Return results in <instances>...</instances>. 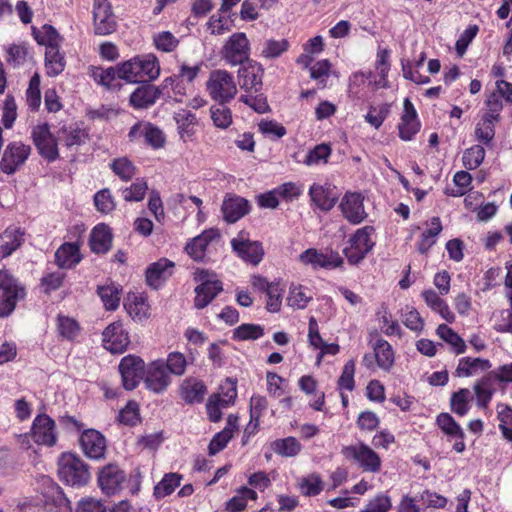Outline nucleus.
<instances>
[{"label":"nucleus","instance_id":"32","mask_svg":"<svg viewBox=\"0 0 512 512\" xmlns=\"http://www.w3.org/2000/svg\"><path fill=\"white\" fill-rule=\"evenodd\" d=\"M22 236L17 229H6L0 235V257L10 256L22 244Z\"/></svg>","mask_w":512,"mask_h":512},{"label":"nucleus","instance_id":"21","mask_svg":"<svg viewBox=\"0 0 512 512\" xmlns=\"http://www.w3.org/2000/svg\"><path fill=\"white\" fill-rule=\"evenodd\" d=\"M249 201L238 195L227 194L222 203L221 211L227 223H235L250 212Z\"/></svg>","mask_w":512,"mask_h":512},{"label":"nucleus","instance_id":"30","mask_svg":"<svg viewBox=\"0 0 512 512\" xmlns=\"http://www.w3.org/2000/svg\"><path fill=\"white\" fill-rule=\"evenodd\" d=\"M80 261L79 246L75 243H64L55 253V262L60 268H72Z\"/></svg>","mask_w":512,"mask_h":512},{"label":"nucleus","instance_id":"62","mask_svg":"<svg viewBox=\"0 0 512 512\" xmlns=\"http://www.w3.org/2000/svg\"><path fill=\"white\" fill-rule=\"evenodd\" d=\"M232 438V429L224 428L221 432L214 435L208 446L209 455H216L223 450Z\"/></svg>","mask_w":512,"mask_h":512},{"label":"nucleus","instance_id":"12","mask_svg":"<svg viewBox=\"0 0 512 512\" xmlns=\"http://www.w3.org/2000/svg\"><path fill=\"white\" fill-rule=\"evenodd\" d=\"M31 147L21 142H12L5 148L1 161L0 169L3 173L14 174L27 160L30 155Z\"/></svg>","mask_w":512,"mask_h":512},{"label":"nucleus","instance_id":"59","mask_svg":"<svg viewBox=\"0 0 512 512\" xmlns=\"http://www.w3.org/2000/svg\"><path fill=\"white\" fill-rule=\"evenodd\" d=\"M44 512H72V508L69 500L61 492H57L46 500Z\"/></svg>","mask_w":512,"mask_h":512},{"label":"nucleus","instance_id":"11","mask_svg":"<svg viewBox=\"0 0 512 512\" xmlns=\"http://www.w3.org/2000/svg\"><path fill=\"white\" fill-rule=\"evenodd\" d=\"M208 276V271L201 270L195 277L197 281L202 282L195 288L194 306L197 309H203L208 306L223 290L221 281L211 280Z\"/></svg>","mask_w":512,"mask_h":512},{"label":"nucleus","instance_id":"37","mask_svg":"<svg viewBox=\"0 0 512 512\" xmlns=\"http://www.w3.org/2000/svg\"><path fill=\"white\" fill-rule=\"evenodd\" d=\"M374 351L377 365L384 370H389L394 364L391 345L386 340L379 339L374 346Z\"/></svg>","mask_w":512,"mask_h":512},{"label":"nucleus","instance_id":"56","mask_svg":"<svg viewBox=\"0 0 512 512\" xmlns=\"http://www.w3.org/2000/svg\"><path fill=\"white\" fill-rule=\"evenodd\" d=\"M311 299L312 296L307 295L302 286H291L287 303L295 309H304Z\"/></svg>","mask_w":512,"mask_h":512},{"label":"nucleus","instance_id":"9","mask_svg":"<svg viewBox=\"0 0 512 512\" xmlns=\"http://www.w3.org/2000/svg\"><path fill=\"white\" fill-rule=\"evenodd\" d=\"M93 23L97 35L105 36L116 31V17L109 0H94Z\"/></svg>","mask_w":512,"mask_h":512},{"label":"nucleus","instance_id":"16","mask_svg":"<svg viewBox=\"0 0 512 512\" xmlns=\"http://www.w3.org/2000/svg\"><path fill=\"white\" fill-rule=\"evenodd\" d=\"M125 480V472L116 464H107L98 473L99 487L106 495L118 493Z\"/></svg>","mask_w":512,"mask_h":512},{"label":"nucleus","instance_id":"25","mask_svg":"<svg viewBox=\"0 0 512 512\" xmlns=\"http://www.w3.org/2000/svg\"><path fill=\"white\" fill-rule=\"evenodd\" d=\"M309 194L312 202L322 211H330L338 200L335 187L328 184H313L310 187Z\"/></svg>","mask_w":512,"mask_h":512},{"label":"nucleus","instance_id":"51","mask_svg":"<svg viewBox=\"0 0 512 512\" xmlns=\"http://www.w3.org/2000/svg\"><path fill=\"white\" fill-rule=\"evenodd\" d=\"M26 101L32 110H37L41 104L40 76L35 73L29 81L26 91Z\"/></svg>","mask_w":512,"mask_h":512},{"label":"nucleus","instance_id":"53","mask_svg":"<svg viewBox=\"0 0 512 512\" xmlns=\"http://www.w3.org/2000/svg\"><path fill=\"white\" fill-rule=\"evenodd\" d=\"M43 32H36L33 30L36 41L40 45H45L46 48H50L51 46H59L60 35L57 30L48 24H45L43 27Z\"/></svg>","mask_w":512,"mask_h":512},{"label":"nucleus","instance_id":"7","mask_svg":"<svg viewBox=\"0 0 512 512\" xmlns=\"http://www.w3.org/2000/svg\"><path fill=\"white\" fill-rule=\"evenodd\" d=\"M32 139L39 154L49 162L55 161L59 157L57 135L54 136L48 124L38 125L32 130Z\"/></svg>","mask_w":512,"mask_h":512},{"label":"nucleus","instance_id":"40","mask_svg":"<svg viewBox=\"0 0 512 512\" xmlns=\"http://www.w3.org/2000/svg\"><path fill=\"white\" fill-rule=\"evenodd\" d=\"M437 335L446 343L451 345L456 354L464 353L466 344L464 340L446 324H440L436 330Z\"/></svg>","mask_w":512,"mask_h":512},{"label":"nucleus","instance_id":"6","mask_svg":"<svg viewBox=\"0 0 512 512\" xmlns=\"http://www.w3.org/2000/svg\"><path fill=\"white\" fill-rule=\"evenodd\" d=\"M207 90L213 100L225 104L237 94V87L231 73L218 69L210 73L207 81Z\"/></svg>","mask_w":512,"mask_h":512},{"label":"nucleus","instance_id":"10","mask_svg":"<svg viewBox=\"0 0 512 512\" xmlns=\"http://www.w3.org/2000/svg\"><path fill=\"white\" fill-rule=\"evenodd\" d=\"M119 372L123 387L126 390H133L138 386L140 380L144 379V361L138 356L127 355L120 361Z\"/></svg>","mask_w":512,"mask_h":512},{"label":"nucleus","instance_id":"19","mask_svg":"<svg viewBox=\"0 0 512 512\" xmlns=\"http://www.w3.org/2000/svg\"><path fill=\"white\" fill-rule=\"evenodd\" d=\"M102 335L104 347L112 353H123L130 343L128 332L119 321L108 325Z\"/></svg>","mask_w":512,"mask_h":512},{"label":"nucleus","instance_id":"28","mask_svg":"<svg viewBox=\"0 0 512 512\" xmlns=\"http://www.w3.org/2000/svg\"><path fill=\"white\" fill-rule=\"evenodd\" d=\"M220 237L218 230L209 229L205 230L201 235L192 239L191 242L187 243L185 250L191 258L195 261H203L205 258V252L214 239Z\"/></svg>","mask_w":512,"mask_h":512},{"label":"nucleus","instance_id":"36","mask_svg":"<svg viewBox=\"0 0 512 512\" xmlns=\"http://www.w3.org/2000/svg\"><path fill=\"white\" fill-rule=\"evenodd\" d=\"M92 76L95 81L108 89L121 88V84L117 81L118 79H121L118 73V66L109 67L107 69L97 67L93 70Z\"/></svg>","mask_w":512,"mask_h":512},{"label":"nucleus","instance_id":"20","mask_svg":"<svg viewBox=\"0 0 512 512\" xmlns=\"http://www.w3.org/2000/svg\"><path fill=\"white\" fill-rule=\"evenodd\" d=\"M54 430V420L46 414H40L33 421L31 437L39 445L53 446L56 443Z\"/></svg>","mask_w":512,"mask_h":512},{"label":"nucleus","instance_id":"63","mask_svg":"<svg viewBox=\"0 0 512 512\" xmlns=\"http://www.w3.org/2000/svg\"><path fill=\"white\" fill-rule=\"evenodd\" d=\"M148 189L147 183L144 179H136V181L129 187L123 190V197L126 201H141Z\"/></svg>","mask_w":512,"mask_h":512},{"label":"nucleus","instance_id":"49","mask_svg":"<svg viewBox=\"0 0 512 512\" xmlns=\"http://www.w3.org/2000/svg\"><path fill=\"white\" fill-rule=\"evenodd\" d=\"M437 425L447 435L464 438V432L460 425L448 413H441L437 416Z\"/></svg>","mask_w":512,"mask_h":512},{"label":"nucleus","instance_id":"1","mask_svg":"<svg viewBox=\"0 0 512 512\" xmlns=\"http://www.w3.org/2000/svg\"><path fill=\"white\" fill-rule=\"evenodd\" d=\"M119 77L129 83L151 82L160 74V66L154 55L135 57L118 65Z\"/></svg>","mask_w":512,"mask_h":512},{"label":"nucleus","instance_id":"57","mask_svg":"<svg viewBox=\"0 0 512 512\" xmlns=\"http://www.w3.org/2000/svg\"><path fill=\"white\" fill-rule=\"evenodd\" d=\"M155 47L163 52H172L179 44V40L169 31H163L153 36Z\"/></svg>","mask_w":512,"mask_h":512},{"label":"nucleus","instance_id":"33","mask_svg":"<svg viewBox=\"0 0 512 512\" xmlns=\"http://www.w3.org/2000/svg\"><path fill=\"white\" fill-rule=\"evenodd\" d=\"M66 62L64 55L60 53L59 46H51L45 51V67L47 75L54 77L63 72Z\"/></svg>","mask_w":512,"mask_h":512},{"label":"nucleus","instance_id":"22","mask_svg":"<svg viewBox=\"0 0 512 512\" xmlns=\"http://www.w3.org/2000/svg\"><path fill=\"white\" fill-rule=\"evenodd\" d=\"M340 209L351 224H359L367 217L360 193H346L340 203Z\"/></svg>","mask_w":512,"mask_h":512},{"label":"nucleus","instance_id":"26","mask_svg":"<svg viewBox=\"0 0 512 512\" xmlns=\"http://www.w3.org/2000/svg\"><path fill=\"white\" fill-rule=\"evenodd\" d=\"M57 139L66 148L71 149L74 146L86 144L89 141V133L77 124H69L57 131Z\"/></svg>","mask_w":512,"mask_h":512},{"label":"nucleus","instance_id":"4","mask_svg":"<svg viewBox=\"0 0 512 512\" xmlns=\"http://www.w3.org/2000/svg\"><path fill=\"white\" fill-rule=\"evenodd\" d=\"M250 42L243 32L232 34L220 50L221 60L235 67L250 61Z\"/></svg>","mask_w":512,"mask_h":512},{"label":"nucleus","instance_id":"15","mask_svg":"<svg viewBox=\"0 0 512 512\" xmlns=\"http://www.w3.org/2000/svg\"><path fill=\"white\" fill-rule=\"evenodd\" d=\"M81 449L84 455L93 460H100L105 457L107 442L102 433L95 429H87L82 432L79 438Z\"/></svg>","mask_w":512,"mask_h":512},{"label":"nucleus","instance_id":"35","mask_svg":"<svg viewBox=\"0 0 512 512\" xmlns=\"http://www.w3.org/2000/svg\"><path fill=\"white\" fill-rule=\"evenodd\" d=\"M271 449L282 457H295L300 453L302 446L295 437L290 436L273 441Z\"/></svg>","mask_w":512,"mask_h":512},{"label":"nucleus","instance_id":"29","mask_svg":"<svg viewBox=\"0 0 512 512\" xmlns=\"http://www.w3.org/2000/svg\"><path fill=\"white\" fill-rule=\"evenodd\" d=\"M112 233L108 225L101 223L95 226L90 234L89 245L93 252L104 254L112 246Z\"/></svg>","mask_w":512,"mask_h":512},{"label":"nucleus","instance_id":"13","mask_svg":"<svg viewBox=\"0 0 512 512\" xmlns=\"http://www.w3.org/2000/svg\"><path fill=\"white\" fill-rule=\"evenodd\" d=\"M264 69L261 64L250 60L240 65L238 79L241 89L248 93H258L262 90Z\"/></svg>","mask_w":512,"mask_h":512},{"label":"nucleus","instance_id":"39","mask_svg":"<svg viewBox=\"0 0 512 512\" xmlns=\"http://www.w3.org/2000/svg\"><path fill=\"white\" fill-rule=\"evenodd\" d=\"M373 231L374 228L371 226H365L358 229L349 240L351 246L367 255L374 246V242L370 239V235Z\"/></svg>","mask_w":512,"mask_h":512},{"label":"nucleus","instance_id":"18","mask_svg":"<svg viewBox=\"0 0 512 512\" xmlns=\"http://www.w3.org/2000/svg\"><path fill=\"white\" fill-rule=\"evenodd\" d=\"M299 260L305 265H311L314 269H333L340 267L344 262L337 252L323 253L314 248H309L302 252L299 255Z\"/></svg>","mask_w":512,"mask_h":512},{"label":"nucleus","instance_id":"55","mask_svg":"<svg viewBox=\"0 0 512 512\" xmlns=\"http://www.w3.org/2000/svg\"><path fill=\"white\" fill-rule=\"evenodd\" d=\"M470 397L469 389L462 388L454 392L451 396V410L459 416H464L468 412V399Z\"/></svg>","mask_w":512,"mask_h":512},{"label":"nucleus","instance_id":"44","mask_svg":"<svg viewBox=\"0 0 512 512\" xmlns=\"http://www.w3.org/2000/svg\"><path fill=\"white\" fill-rule=\"evenodd\" d=\"M182 475L178 473L165 474L163 479L154 487V495L163 498L174 492L181 483Z\"/></svg>","mask_w":512,"mask_h":512},{"label":"nucleus","instance_id":"50","mask_svg":"<svg viewBox=\"0 0 512 512\" xmlns=\"http://www.w3.org/2000/svg\"><path fill=\"white\" fill-rule=\"evenodd\" d=\"M330 155L331 147L328 144H318L308 152L303 163L307 166L317 165L320 162L327 163Z\"/></svg>","mask_w":512,"mask_h":512},{"label":"nucleus","instance_id":"2","mask_svg":"<svg viewBox=\"0 0 512 512\" xmlns=\"http://www.w3.org/2000/svg\"><path fill=\"white\" fill-rule=\"evenodd\" d=\"M59 479L72 487L85 486L91 479L88 464L74 453H63L58 461Z\"/></svg>","mask_w":512,"mask_h":512},{"label":"nucleus","instance_id":"38","mask_svg":"<svg viewBox=\"0 0 512 512\" xmlns=\"http://www.w3.org/2000/svg\"><path fill=\"white\" fill-rule=\"evenodd\" d=\"M97 294L101 298L106 310L114 311L120 303V290L113 283L98 286Z\"/></svg>","mask_w":512,"mask_h":512},{"label":"nucleus","instance_id":"14","mask_svg":"<svg viewBox=\"0 0 512 512\" xmlns=\"http://www.w3.org/2000/svg\"><path fill=\"white\" fill-rule=\"evenodd\" d=\"M141 137L144 138L145 144L153 149L164 147L166 142L163 131L150 122H137L130 128L128 133L129 141L135 142Z\"/></svg>","mask_w":512,"mask_h":512},{"label":"nucleus","instance_id":"8","mask_svg":"<svg viewBox=\"0 0 512 512\" xmlns=\"http://www.w3.org/2000/svg\"><path fill=\"white\" fill-rule=\"evenodd\" d=\"M231 246L239 258L253 266L258 265L264 256L262 244L259 241L249 240L244 231L231 240Z\"/></svg>","mask_w":512,"mask_h":512},{"label":"nucleus","instance_id":"41","mask_svg":"<svg viewBox=\"0 0 512 512\" xmlns=\"http://www.w3.org/2000/svg\"><path fill=\"white\" fill-rule=\"evenodd\" d=\"M498 120H493L490 117L483 115L481 121L476 125L475 137L477 141L484 145H489L495 136V123Z\"/></svg>","mask_w":512,"mask_h":512},{"label":"nucleus","instance_id":"24","mask_svg":"<svg viewBox=\"0 0 512 512\" xmlns=\"http://www.w3.org/2000/svg\"><path fill=\"white\" fill-rule=\"evenodd\" d=\"M161 95V89L150 84L142 82L130 96V104L137 109L147 108L153 105Z\"/></svg>","mask_w":512,"mask_h":512},{"label":"nucleus","instance_id":"48","mask_svg":"<svg viewBox=\"0 0 512 512\" xmlns=\"http://www.w3.org/2000/svg\"><path fill=\"white\" fill-rule=\"evenodd\" d=\"M264 335V329L258 324H241L233 331V339L245 341V340H257Z\"/></svg>","mask_w":512,"mask_h":512},{"label":"nucleus","instance_id":"43","mask_svg":"<svg viewBox=\"0 0 512 512\" xmlns=\"http://www.w3.org/2000/svg\"><path fill=\"white\" fill-rule=\"evenodd\" d=\"M290 43L287 39H268L264 42L261 50V57L265 59H276L288 51Z\"/></svg>","mask_w":512,"mask_h":512},{"label":"nucleus","instance_id":"45","mask_svg":"<svg viewBox=\"0 0 512 512\" xmlns=\"http://www.w3.org/2000/svg\"><path fill=\"white\" fill-rule=\"evenodd\" d=\"M126 506L121 502L117 509L108 510L101 501L88 497L79 501L76 512H125Z\"/></svg>","mask_w":512,"mask_h":512},{"label":"nucleus","instance_id":"34","mask_svg":"<svg viewBox=\"0 0 512 512\" xmlns=\"http://www.w3.org/2000/svg\"><path fill=\"white\" fill-rule=\"evenodd\" d=\"M491 367V363L487 359L464 357L459 360L456 373L458 376L468 377L477 370L486 371Z\"/></svg>","mask_w":512,"mask_h":512},{"label":"nucleus","instance_id":"27","mask_svg":"<svg viewBox=\"0 0 512 512\" xmlns=\"http://www.w3.org/2000/svg\"><path fill=\"white\" fill-rule=\"evenodd\" d=\"M230 387L225 393L226 398H220L218 395L211 396L206 404L207 413L211 422H218L222 418V412L220 407H226L230 403H233L237 396L236 383L227 379Z\"/></svg>","mask_w":512,"mask_h":512},{"label":"nucleus","instance_id":"52","mask_svg":"<svg viewBox=\"0 0 512 512\" xmlns=\"http://www.w3.org/2000/svg\"><path fill=\"white\" fill-rule=\"evenodd\" d=\"M111 169L123 181H129L136 173L133 163L126 157L117 158L111 163Z\"/></svg>","mask_w":512,"mask_h":512},{"label":"nucleus","instance_id":"60","mask_svg":"<svg viewBox=\"0 0 512 512\" xmlns=\"http://www.w3.org/2000/svg\"><path fill=\"white\" fill-rule=\"evenodd\" d=\"M174 119L178 124L180 134L183 137L184 133L191 135L193 133L192 126L197 122L196 116L191 111L182 110L175 114Z\"/></svg>","mask_w":512,"mask_h":512},{"label":"nucleus","instance_id":"31","mask_svg":"<svg viewBox=\"0 0 512 512\" xmlns=\"http://www.w3.org/2000/svg\"><path fill=\"white\" fill-rule=\"evenodd\" d=\"M205 393L206 386L197 379H186L181 385L182 398L189 404L202 402Z\"/></svg>","mask_w":512,"mask_h":512},{"label":"nucleus","instance_id":"47","mask_svg":"<svg viewBox=\"0 0 512 512\" xmlns=\"http://www.w3.org/2000/svg\"><path fill=\"white\" fill-rule=\"evenodd\" d=\"M485 157V149L481 145H474L463 153L462 161L466 169L474 170L481 165Z\"/></svg>","mask_w":512,"mask_h":512},{"label":"nucleus","instance_id":"61","mask_svg":"<svg viewBox=\"0 0 512 512\" xmlns=\"http://www.w3.org/2000/svg\"><path fill=\"white\" fill-rule=\"evenodd\" d=\"M118 420L125 425H136L139 421V407L137 402L129 401L126 406L120 410Z\"/></svg>","mask_w":512,"mask_h":512},{"label":"nucleus","instance_id":"46","mask_svg":"<svg viewBox=\"0 0 512 512\" xmlns=\"http://www.w3.org/2000/svg\"><path fill=\"white\" fill-rule=\"evenodd\" d=\"M474 391L477 398V405L482 408L487 407L494 391L491 387V377L488 375L478 381L474 386Z\"/></svg>","mask_w":512,"mask_h":512},{"label":"nucleus","instance_id":"23","mask_svg":"<svg viewBox=\"0 0 512 512\" xmlns=\"http://www.w3.org/2000/svg\"><path fill=\"white\" fill-rule=\"evenodd\" d=\"M174 263L166 258H162L148 266L145 272L147 284L157 289L172 274Z\"/></svg>","mask_w":512,"mask_h":512},{"label":"nucleus","instance_id":"17","mask_svg":"<svg viewBox=\"0 0 512 512\" xmlns=\"http://www.w3.org/2000/svg\"><path fill=\"white\" fill-rule=\"evenodd\" d=\"M144 383L154 393L164 392L170 384V376L163 360L153 361L145 369Z\"/></svg>","mask_w":512,"mask_h":512},{"label":"nucleus","instance_id":"64","mask_svg":"<svg viewBox=\"0 0 512 512\" xmlns=\"http://www.w3.org/2000/svg\"><path fill=\"white\" fill-rule=\"evenodd\" d=\"M392 507L389 496L379 494L368 502L361 512H388Z\"/></svg>","mask_w":512,"mask_h":512},{"label":"nucleus","instance_id":"58","mask_svg":"<svg viewBox=\"0 0 512 512\" xmlns=\"http://www.w3.org/2000/svg\"><path fill=\"white\" fill-rule=\"evenodd\" d=\"M211 118L214 124L222 129L229 127L232 123L231 111L224 104L218 103L217 106L211 107Z\"/></svg>","mask_w":512,"mask_h":512},{"label":"nucleus","instance_id":"42","mask_svg":"<svg viewBox=\"0 0 512 512\" xmlns=\"http://www.w3.org/2000/svg\"><path fill=\"white\" fill-rule=\"evenodd\" d=\"M57 328L59 335L70 341H73L81 330L79 323L74 318L64 315H58Z\"/></svg>","mask_w":512,"mask_h":512},{"label":"nucleus","instance_id":"5","mask_svg":"<svg viewBox=\"0 0 512 512\" xmlns=\"http://www.w3.org/2000/svg\"><path fill=\"white\" fill-rule=\"evenodd\" d=\"M341 454L348 461L356 463L365 472L377 473L381 469L380 456L363 442L343 446Z\"/></svg>","mask_w":512,"mask_h":512},{"label":"nucleus","instance_id":"54","mask_svg":"<svg viewBox=\"0 0 512 512\" xmlns=\"http://www.w3.org/2000/svg\"><path fill=\"white\" fill-rule=\"evenodd\" d=\"M268 402L264 396L255 395L250 399V423L256 429L259 425L260 417L264 410L267 409Z\"/></svg>","mask_w":512,"mask_h":512},{"label":"nucleus","instance_id":"3","mask_svg":"<svg viewBox=\"0 0 512 512\" xmlns=\"http://www.w3.org/2000/svg\"><path fill=\"white\" fill-rule=\"evenodd\" d=\"M26 293L18 279L8 270H0V317L10 315L17 302L24 299Z\"/></svg>","mask_w":512,"mask_h":512}]
</instances>
